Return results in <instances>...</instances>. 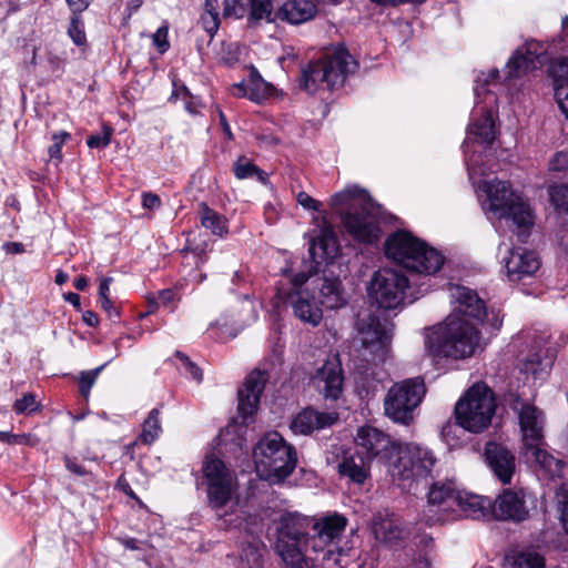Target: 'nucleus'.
Masks as SVG:
<instances>
[{
  "instance_id": "obj_1",
  "label": "nucleus",
  "mask_w": 568,
  "mask_h": 568,
  "mask_svg": "<svg viewBox=\"0 0 568 568\" xmlns=\"http://www.w3.org/2000/svg\"><path fill=\"white\" fill-rule=\"evenodd\" d=\"M448 290L453 312L442 323L423 331L425 354L434 363L471 357L481 342L477 325L488 316L484 301L475 291L453 284Z\"/></svg>"
},
{
  "instance_id": "obj_2",
  "label": "nucleus",
  "mask_w": 568,
  "mask_h": 568,
  "mask_svg": "<svg viewBox=\"0 0 568 568\" xmlns=\"http://www.w3.org/2000/svg\"><path fill=\"white\" fill-rule=\"evenodd\" d=\"M497 78L498 70H491L487 74L481 72L476 79V87L474 89L476 104L473 112V122L468 126V134L463 145L470 176L486 174V170L481 168V151L471 150L470 148L474 144H478L483 150H486L495 140V111L493 110V104L496 102V97L486 89V85L496 81Z\"/></svg>"
},
{
  "instance_id": "obj_3",
  "label": "nucleus",
  "mask_w": 568,
  "mask_h": 568,
  "mask_svg": "<svg viewBox=\"0 0 568 568\" xmlns=\"http://www.w3.org/2000/svg\"><path fill=\"white\" fill-rule=\"evenodd\" d=\"M332 207L341 215L346 232L357 242L375 243L381 235L377 212L366 190L352 185L335 193Z\"/></svg>"
},
{
  "instance_id": "obj_4",
  "label": "nucleus",
  "mask_w": 568,
  "mask_h": 568,
  "mask_svg": "<svg viewBox=\"0 0 568 568\" xmlns=\"http://www.w3.org/2000/svg\"><path fill=\"white\" fill-rule=\"evenodd\" d=\"M521 432L520 456L524 460L542 471L550 479L561 477L565 463L546 450L544 437V414L537 407L523 403L518 408Z\"/></svg>"
},
{
  "instance_id": "obj_5",
  "label": "nucleus",
  "mask_w": 568,
  "mask_h": 568,
  "mask_svg": "<svg viewBox=\"0 0 568 568\" xmlns=\"http://www.w3.org/2000/svg\"><path fill=\"white\" fill-rule=\"evenodd\" d=\"M312 521L297 514L282 516L277 528L276 551L291 568H314L320 557L312 552L308 527Z\"/></svg>"
},
{
  "instance_id": "obj_6",
  "label": "nucleus",
  "mask_w": 568,
  "mask_h": 568,
  "mask_svg": "<svg viewBox=\"0 0 568 568\" xmlns=\"http://www.w3.org/2000/svg\"><path fill=\"white\" fill-rule=\"evenodd\" d=\"M357 68V61L344 45L339 44L323 59L312 61L302 69L300 88L310 94H314L321 88H341Z\"/></svg>"
},
{
  "instance_id": "obj_7",
  "label": "nucleus",
  "mask_w": 568,
  "mask_h": 568,
  "mask_svg": "<svg viewBox=\"0 0 568 568\" xmlns=\"http://www.w3.org/2000/svg\"><path fill=\"white\" fill-rule=\"evenodd\" d=\"M385 254L403 267L427 275L439 271L445 261L440 252L407 231H397L387 237Z\"/></svg>"
},
{
  "instance_id": "obj_8",
  "label": "nucleus",
  "mask_w": 568,
  "mask_h": 568,
  "mask_svg": "<svg viewBox=\"0 0 568 568\" xmlns=\"http://www.w3.org/2000/svg\"><path fill=\"white\" fill-rule=\"evenodd\" d=\"M253 458L260 478L278 484L295 469L297 456L294 446L277 432L265 434L254 446Z\"/></svg>"
},
{
  "instance_id": "obj_9",
  "label": "nucleus",
  "mask_w": 568,
  "mask_h": 568,
  "mask_svg": "<svg viewBox=\"0 0 568 568\" xmlns=\"http://www.w3.org/2000/svg\"><path fill=\"white\" fill-rule=\"evenodd\" d=\"M495 409L493 390L484 383H476L456 403L455 417L459 427L478 434L490 425Z\"/></svg>"
},
{
  "instance_id": "obj_10",
  "label": "nucleus",
  "mask_w": 568,
  "mask_h": 568,
  "mask_svg": "<svg viewBox=\"0 0 568 568\" xmlns=\"http://www.w3.org/2000/svg\"><path fill=\"white\" fill-rule=\"evenodd\" d=\"M484 191L487 195V200L483 203L486 214H493L497 219H511L517 226L524 229L532 225L529 205L521 195L511 190L508 182L499 180L485 182Z\"/></svg>"
},
{
  "instance_id": "obj_11",
  "label": "nucleus",
  "mask_w": 568,
  "mask_h": 568,
  "mask_svg": "<svg viewBox=\"0 0 568 568\" xmlns=\"http://www.w3.org/2000/svg\"><path fill=\"white\" fill-rule=\"evenodd\" d=\"M425 393L424 381L419 377L394 384L384 398L385 415L394 423L409 425Z\"/></svg>"
},
{
  "instance_id": "obj_12",
  "label": "nucleus",
  "mask_w": 568,
  "mask_h": 568,
  "mask_svg": "<svg viewBox=\"0 0 568 568\" xmlns=\"http://www.w3.org/2000/svg\"><path fill=\"white\" fill-rule=\"evenodd\" d=\"M436 462L429 448L407 444L399 446L396 459L389 463L388 473L398 481L425 479L432 476Z\"/></svg>"
},
{
  "instance_id": "obj_13",
  "label": "nucleus",
  "mask_w": 568,
  "mask_h": 568,
  "mask_svg": "<svg viewBox=\"0 0 568 568\" xmlns=\"http://www.w3.org/2000/svg\"><path fill=\"white\" fill-rule=\"evenodd\" d=\"M346 524L347 519L337 514L323 517L313 524L310 542L312 552L320 557L322 568H335L339 565V554H336L335 550Z\"/></svg>"
},
{
  "instance_id": "obj_14",
  "label": "nucleus",
  "mask_w": 568,
  "mask_h": 568,
  "mask_svg": "<svg viewBox=\"0 0 568 568\" xmlns=\"http://www.w3.org/2000/svg\"><path fill=\"white\" fill-rule=\"evenodd\" d=\"M202 471L207 484L209 505L219 516H223L222 510L232 500L236 490V478L225 464L214 456L205 458Z\"/></svg>"
},
{
  "instance_id": "obj_15",
  "label": "nucleus",
  "mask_w": 568,
  "mask_h": 568,
  "mask_svg": "<svg viewBox=\"0 0 568 568\" xmlns=\"http://www.w3.org/2000/svg\"><path fill=\"white\" fill-rule=\"evenodd\" d=\"M407 287L408 278L402 272L385 267L375 272L368 294L379 307L394 310L403 302Z\"/></svg>"
},
{
  "instance_id": "obj_16",
  "label": "nucleus",
  "mask_w": 568,
  "mask_h": 568,
  "mask_svg": "<svg viewBox=\"0 0 568 568\" xmlns=\"http://www.w3.org/2000/svg\"><path fill=\"white\" fill-rule=\"evenodd\" d=\"M355 444L356 450L371 463L377 459L378 462L388 464L393 457H396L400 446L392 440L387 434L371 426L358 428Z\"/></svg>"
},
{
  "instance_id": "obj_17",
  "label": "nucleus",
  "mask_w": 568,
  "mask_h": 568,
  "mask_svg": "<svg viewBox=\"0 0 568 568\" xmlns=\"http://www.w3.org/2000/svg\"><path fill=\"white\" fill-rule=\"evenodd\" d=\"M550 47L551 45L548 43L537 42L535 40L527 41L510 57L506 65L508 77H521L542 64L545 57L552 53V51H550Z\"/></svg>"
},
{
  "instance_id": "obj_18",
  "label": "nucleus",
  "mask_w": 568,
  "mask_h": 568,
  "mask_svg": "<svg viewBox=\"0 0 568 568\" xmlns=\"http://www.w3.org/2000/svg\"><path fill=\"white\" fill-rule=\"evenodd\" d=\"M456 487L453 481L434 483L427 494V509L425 516L428 521L437 523L447 519L456 510Z\"/></svg>"
},
{
  "instance_id": "obj_19",
  "label": "nucleus",
  "mask_w": 568,
  "mask_h": 568,
  "mask_svg": "<svg viewBox=\"0 0 568 568\" xmlns=\"http://www.w3.org/2000/svg\"><path fill=\"white\" fill-rule=\"evenodd\" d=\"M267 381V373L256 368L251 372V374L245 379L243 387L239 389L237 409L244 424H247L250 419L255 415L260 404L261 395Z\"/></svg>"
},
{
  "instance_id": "obj_20",
  "label": "nucleus",
  "mask_w": 568,
  "mask_h": 568,
  "mask_svg": "<svg viewBox=\"0 0 568 568\" xmlns=\"http://www.w3.org/2000/svg\"><path fill=\"white\" fill-rule=\"evenodd\" d=\"M485 462L494 476L503 484L508 485L516 471V456L505 445L488 442L484 449Z\"/></svg>"
},
{
  "instance_id": "obj_21",
  "label": "nucleus",
  "mask_w": 568,
  "mask_h": 568,
  "mask_svg": "<svg viewBox=\"0 0 568 568\" xmlns=\"http://www.w3.org/2000/svg\"><path fill=\"white\" fill-rule=\"evenodd\" d=\"M526 496L527 493L523 489H505L493 504V516L498 520H511L515 523L526 520L529 517Z\"/></svg>"
},
{
  "instance_id": "obj_22",
  "label": "nucleus",
  "mask_w": 568,
  "mask_h": 568,
  "mask_svg": "<svg viewBox=\"0 0 568 568\" xmlns=\"http://www.w3.org/2000/svg\"><path fill=\"white\" fill-rule=\"evenodd\" d=\"M312 383L326 399H337L343 390V369L337 355L329 357L314 374Z\"/></svg>"
},
{
  "instance_id": "obj_23",
  "label": "nucleus",
  "mask_w": 568,
  "mask_h": 568,
  "mask_svg": "<svg viewBox=\"0 0 568 568\" xmlns=\"http://www.w3.org/2000/svg\"><path fill=\"white\" fill-rule=\"evenodd\" d=\"M507 276L511 282L531 277L540 267V261L534 251L523 247L511 248L505 258Z\"/></svg>"
},
{
  "instance_id": "obj_24",
  "label": "nucleus",
  "mask_w": 568,
  "mask_h": 568,
  "mask_svg": "<svg viewBox=\"0 0 568 568\" xmlns=\"http://www.w3.org/2000/svg\"><path fill=\"white\" fill-rule=\"evenodd\" d=\"M286 300L298 320L313 326L320 324L323 316L322 310L307 290L291 291Z\"/></svg>"
},
{
  "instance_id": "obj_25",
  "label": "nucleus",
  "mask_w": 568,
  "mask_h": 568,
  "mask_svg": "<svg viewBox=\"0 0 568 568\" xmlns=\"http://www.w3.org/2000/svg\"><path fill=\"white\" fill-rule=\"evenodd\" d=\"M308 254L315 264L314 272H318L322 263L332 261L338 251L337 239L329 227H324L321 233L310 241Z\"/></svg>"
},
{
  "instance_id": "obj_26",
  "label": "nucleus",
  "mask_w": 568,
  "mask_h": 568,
  "mask_svg": "<svg viewBox=\"0 0 568 568\" xmlns=\"http://www.w3.org/2000/svg\"><path fill=\"white\" fill-rule=\"evenodd\" d=\"M337 470L349 483L363 485L371 475V462L357 450L347 452L343 454Z\"/></svg>"
},
{
  "instance_id": "obj_27",
  "label": "nucleus",
  "mask_w": 568,
  "mask_h": 568,
  "mask_svg": "<svg viewBox=\"0 0 568 568\" xmlns=\"http://www.w3.org/2000/svg\"><path fill=\"white\" fill-rule=\"evenodd\" d=\"M551 359L544 355L541 348H532L526 355L521 354L518 359L520 373L531 376L534 381H542L551 367Z\"/></svg>"
},
{
  "instance_id": "obj_28",
  "label": "nucleus",
  "mask_w": 568,
  "mask_h": 568,
  "mask_svg": "<svg viewBox=\"0 0 568 568\" xmlns=\"http://www.w3.org/2000/svg\"><path fill=\"white\" fill-rule=\"evenodd\" d=\"M336 420L331 414L318 413L314 409H304L291 423L294 434L307 435L315 429L331 426Z\"/></svg>"
},
{
  "instance_id": "obj_29",
  "label": "nucleus",
  "mask_w": 568,
  "mask_h": 568,
  "mask_svg": "<svg viewBox=\"0 0 568 568\" xmlns=\"http://www.w3.org/2000/svg\"><path fill=\"white\" fill-rule=\"evenodd\" d=\"M554 81V91L557 104L568 119V59H558L549 68Z\"/></svg>"
},
{
  "instance_id": "obj_30",
  "label": "nucleus",
  "mask_w": 568,
  "mask_h": 568,
  "mask_svg": "<svg viewBox=\"0 0 568 568\" xmlns=\"http://www.w3.org/2000/svg\"><path fill=\"white\" fill-rule=\"evenodd\" d=\"M316 11L313 0H287L280 8L277 17L292 24H301L313 19Z\"/></svg>"
},
{
  "instance_id": "obj_31",
  "label": "nucleus",
  "mask_w": 568,
  "mask_h": 568,
  "mask_svg": "<svg viewBox=\"0 0 568 568\" xmlns=\"http://www.w3.org/2000/svg\"><path fill=\"white\" fill-rule=\"evenodd\" d=\"M372 531L377 542L386 546H395L403 538V529L399 523L392 517L376 516L373 519Z\"/></svg>"
},
{
  "instance_id": "obj_32",
  "label": "nucleus",
  "mask_w": 568,
  "mask_h": 568,
  "mask_svg": "<svg viewBox=\"0 0 568 568\" xmlns=\"http://www.w3.org/2000/svg\"><path fill=\"white\" fill-rule=\"evenodd\" d=\"M505 568H546L544 556L534 548H515L504 558Z\"/></svg>"
},
{
  "instance_id": "obj_33",
  "label": "nucleus",
  "mask_w": 568,
  "mask_h": 568,
  "mask_svg": "<svg viewBox=\"0 0 568 568\" xmlns=\"http://www.w3.org/2000/svg\"><path fill=\"white\" fill-rule=\"evenodd\" d=\"M320 296L321 304L329 310L339 308L346 304V298L339 278L329 276L327 271H324Z\"/></svg>"
},
{
  "instance_id": "obj_34",
  "label": "nucleus",
  "mask_w": 568,
  "mask_h": 568,
  "mask_svg": "<svg viewBox=\"0 0 568 568\" xmlns=\"http://www.w3.org/2000/svg\"><path fill=\"white\" fill-rule=\"evenodd\" d=\"M491 500L487 497L470 493L457 494L456 508H459L466 516L473 518L485 517L489 511L491 513Z\"/></svg>"
},
{
  "instance_id": "obj_35",
  "label": "nucleus",
  "mask_w": 568,
  "mask_h": 568,
  "mask_svg": "<svg viewBox=\"0 0 568 568\" xmlns=\"http://www.w3.org/2000/svg\"><path fill=\"white\" fill-rule=\"evenodd\" d=\"M200 221L201 225L215 236L223 237L229 233L227 220L209 207L205 202L200 204Z\"/></svg>"
},
{
  "instance_id": "obj_36",
  "label": "nucleus",
  "mask_w": 568,
  "mask_h": 568,
  "mask_svg": "<svg viewBox=\"0 0 568 568\" xmlns=\"http://www.w3.org/2000/svg\"><path fill=\"white\" fill-rule=\"evenodd\" d=\"M267 94V83L254 69L251 73L250 84L239 83L234 85V95L246 97L251 101L260 103Z\"/></svg>"
},
{
  "instance_id": "obj_37",
  "label": "nucleus",
  "mask_w": 568,
  "mask_h": 568,
  "mask_svg": "<svg viewBox=\"0 0 568 568\" xmlns=\"http://www.w3.org/2000/svg\"><path fill=\"white\" fill-rule=\"evenodd\" d=\"M358 332L363 335V342L371 344L383 342L386 338V327L378 318L369 315L367 318H359L357 322Z\"/></svg>"
},
{
  "instance_id": "obj_38",
  "label": "nucleus",
  "mask_w": 568,
  "mask_h": 568,
  "mask_svg": "<svg viewBox=\"0 0 568 568\" xmlns=\"http://www.w3.org/2000/svg\"><path fill=\"white\" fill-rule=\"evenodd\" d=\"M263 544L258 538L247 541L241 552V562L246 568H263Z\"/></svg>"
},
{
  "instance_id": "obj_39",
  "label": "nucleus",
  "mask_w": 568,
  "mask_h": 568,
  "mask_svg": "<svg viewBox=\"0 0 568 568\" xmlns=\"http://www.w3.org/2000/svg\"><path fill=\"white\" fill-rule=\"evenodd\" d=\"M224 525L227 528L244 530L248 536L252 537V539L258 538V535L263 532L262 519L255 515H250L244 518H240L239 516H236L235 519L225 518Z\"/></svg>"
},
{
  "instance_id": "obj_40",
  "label": "nucleus",
  "mask_w": 568,
  "mask_h": 568,
  "mask_svg": "<svg viewBox=\"0 0 568 568\" xmlns=\"http://www.w3.org/2000/svg\"><path fill=\"white\" fill-rule=\"evenodd\" d=\"M233 173L239 180L256 178L257 181L265 183L266 173L258 169L245 156H240L233 165Z\"/></svg>"
},
{
  "instance_id": "obj_41",
  "label": "nucleus",
  "mask_w": 568,
  "mask_h": 568,
  "mask_svg": "<svg viewBox=\"0 0 568 568\" xmlns=\"http://www.w3.org/2000/svg\"><path fill=\"white\" fill-rule=\"evenodd\" d=\"M160 410L153 408L142 425L141 440L144 444H152L161 434Z\"/></svg>"
},
{
  "instance_id": "obj_42",
  "label": "nucleus",
  "mask_w": 568,
  "mask_h": 568,
  "mask_svg": "<svg viewBox=\"0 0 568 568\" xmlns=\"http://www.w3.org/2000/svg\"><path fill=\"white\" fill-rule=\"evenodd\" d=\"M217 9V0H205L201 23L203 29L210 34L211 38L216 33L220 26Z\"/></svg>"
},
{
  "instance_id": "obj_43",
  "label": "nucleus",
  "mask_w": 568,
  "mask_h": 568,
  "mask_svg": "<svg viewBox=\"0 0 568 568\" xmlns=\"http://www.w3.org/2000/svg\"><path fill=\"white\" fill-rule=\"evenodd\" d=\"M548 194L551 204L557 210L568 213V185L554 184L549 186Z\"/></svg>"
},
{
  "instance_id": "obj_44",
  "label": "nucleus",
  "mask_w": 568,
  "mask_h": 568,
  "mask_svg": "<svg viewBox=\"0 0 568 568\" xmlns=\"http://www.w3.org/2000/svg\"><path fill=\"white\" fill-rule=\"evenodd\" d=\"M112 359L108 361L106 363L102 364L101 366L94 368V369H91V371H87V372H82L80 374V378H79V387H80V392L81 394L88 398L89 394H90V389L92 388V386L94 385L99 374L104 369V367L111 362Z\"/></svg>"
},
{
  "instance_id": "obj_45",
  "label": "nucleus",
  "mask_w": 568,
  "mask_h": 568,
  "mask_svg": "<svg viewBox=\"0 0 568 568\" xmlns=\"http://www.w3.org/2000/svg\"><path fill=\"white\" fill-rule=\"evenodd\" d=\"M558 510L560 511V521L568 534V481L561 484L556 490Z\"/></svg>"
},
{
  "instance_id": "obj_46",
  "label": "nucleus",
  "mask_w": 568,
  "mask_h": 568,
  "mask_svg": "<svg viewBox=\"0 0 568 568\" xmlns=\"http://www.w3.org/2000/svg\"><path fill=\"white\" fill-rule=\"evenodd\" d=\"M113 134V128L109 124L103 123L100 133L88 136L87 144L91 149H104L106 148Z\"/></svg>"
},
{
  "instance_id": "obj_47",
  "label": "nucleus",
  "mask_w": 568,
  "mask_h": 568,
  "mask_svg": "<svg viewBox=\"0 0 568 568\" xmlns=\"http://www.w3.org/2000/svg\"><path fill=\"white\" fill-rule=\"evenodd\" d=\"M68 34L75 45H83L87 42L84 32V23L78 13H73L70 26L68 28Z\"/></svg>"
},
{
  "instance_id": "obj_48",
  "label": "nucleus",
  "mask_w": 568,
  "mask_h": 568,
  "mask_svg": "<svg viewBox=\"0 0 568 568\" xmlns=\"http://www.w3.org/2000/svg\"><path fill=\"white\" fill-rule=\"evenodd\" d=\"M223 4L224 18L241 19L246 13L250 0H224Z\"/></svg>"
},
{
  "instance_id": "obj_49",
  "label": "nucleus",
  "mask_w": 568,
  "mask_h": 568,
  "mask_svg": "<svg viewBox=\"0 0 568 568\" xmlns=\"http://www.w3.org/2000/svg\"><path fill=\"white\" fill-rule=\"evenodd\" d=\"M251 7V19L253 20H271L272 16V2L271 0H250Z\"/></svg>"
},
{
  "instance_id": "obj_50",
  "label": "nucleus",
  "mask_w": 568,
  "mask_h": 568,
  "mask_svg": "<svg viewBox=\"0 0 568 568\" xmlns=\"http://www.w3.org/2000/svg\"><path fill=\"white\" fill-rule=\"evenodd\" d=\"M13 408L17 414H31L39 408V403L33 394L28 393L16 400Z\"/></svg>"
},
{
  "instance_id": "obj_51",
  "label": "nucleus",
  "mask_w": 568,
  "mask_h": 568,
  "mask_svg": "<svg viewBox=\"0 0 568 568\" xmlns=\"http://www.w3.org/2000/svg\"><path fill=\"white\" fill-rule=\"evenodd\" d=\"M0 442L10 445H28L33 446L31 435L29 434H11L8 432H0Z\"/></svg>"
},
{
  "instance_id": "obj_52",
  "label": "nucleus",
  "mask_w": 568,
  "mask_h": 568,
  "mask_svg": "<svg viewBox=\"0 0 568 568\" xmlns=\"http://www.w3.org/2000/svg\"><path fill=\"white\" fill-rule=\"evenodd\" d=\"M175 356L181 361L184 371L189 373L193 379L200 383L203 378V374L196 364H194L185 354L181 352H176Z\"/></svg>"
},
{
  "instance_id": "obj_53",
  "label": "nucleus",
  "mask_w": 568,
  "mask_h": 568,
  "mask_svg": "<svg viewBox=\"0 0 568 568\" xmlns=\"http://www.w3.org/2000/svg\"><path fill=\"white\" fill-rule=\"evenodd\" d=\"M168 26H162L152 36L153 44L160 53L166 52L170 48V43L168 41Z\"/></svg>"
},
{
  "instance_id": "obj_54",
  "label": "nucleus",
  "mask_w": 568,
  "mask_h": 568,
  "mask_svg": "<svg viewBox=\"0 0 568 568\" xmlns=\"http://www.w3.org/2000/svg\"><path fill=\"white\" fill-rule=\"evenodd\" d=\"M69 133L60 132L54 133L52 135L53 144L49 148V155L51 159L61 160V149L67 138H69Z\"/></svg>"
},
{
  "instance_id": "obj_55",
  "label": "nucleus",
  "mask_w": 568,
  "mask_h": 568,
  "mask_svg": "<svg viewBox=\"0 0 568 568\" xmlns=\"http://www.w3.org/2000/svg\"><path fill=\"white\" fill-rule=\"evenodd\" d=\"M297 203L307 211L320 212L322 204L317 200L313 199L310 194L301 191L296 195Z\"/></svg>"
},
{
  "instance_id": "obj_56",
  "label": "nucleus",
  "mask_w": 568,
  "mask_h": 568,
  "mask_svg": "<svg viewBox=\"0 0 568 568\" xmlns=\"http://www.w3.org/2000/svg\"><path fill=\"white\" fill-rule=\"evenodd\" d=\"M549 170L556 172L568 171V153L559 151L549 161Z\"/></svg>"
},
{
  "instance_id": "obj_57",
  "label": "nucleus",
  "mask_w": 568,
  "mask_h": 568,
  "mask_svg": "<svg viewBox=\"0 0 568 568\" xmlns=\"http://www.w3.org/2000/svg\"><path fill=\"white\" fill-rule=\"evenodd\" d=\"M191 95H192L191 92L184 84H182V83L180 84L175 80L173 81V91L170 97V100L181 99L183 101L184 99L191 98Z\"/></svg>"
},
{
  "instance_id": "obj_58",
  "label": "nucleus",
  "mask_w": 568,
  "mask_h": 568,
  "mask_svg": "<svg viewBox=\"0 0 568 568\" xmlns=\"http://www.w3.org/2000/svg\"><path fill=\"white\" fill-rule=\"evenodd\" d=\"M161 200L160 197L151 192H145L142 194V206L144 209L154 210L160 207Z\"/></svg>"
},
{
  "instance_id": "obj_59",
  "label": "nucleus",
  "mask_w": 568,
  "mask_h": 568,
  "mask_svg": "<svg viewBox=\"0 0 568 568\" xmlns=\"http://www.w3.org/2000/svg\"><path fill=\"white\" fill-rule=\"evenodd\" d=\"M101 307L105 311L109 318L116 320L120 316L119 308L113 305L109 297L99 300Z\"/></svg>"
},
{
  "instance_id": "obj_60",
  "label": "nucleus",
  "mask_w": 568,
  "mask_h": 568,
  "mask_svg": "<svg viewBox=\"0 0 568 568\" xmlns=\"http://www.w3.org/2000/svg\"><path fill=\"white\" fill-rule=\"evenodd\" d=\"M175 292L173 290L166 288L162 290L158 293L156 304L169 306L175 300Z\"/></svg>"
},
{
  "instance_id": "obj_61",
  "label": "nucleus",
  "mask_w": 568,
  "mask_h": 568,
  "mask_svg": "<svg viewBox=\"0 0 568 568\" xmlns=\"http://www.w3.org/2000/svg\"><path fill=\"white\" fill-rule=\"evenodd\" d=\"M65 1L73 13H81L90 6V2H91V0H65Z\"/></svg>"
},
{
  "instance_id": "obj_62",
  "label": "nucleus",
  "mask_w": 568,
  "mask_h": 568,
  "mask_svg": "<svg viewBox=\"0 0 568 568\" xmlns=\"http://www.w3.org/2000/svg\"><path fill=\"white\" fill-rule=\"evenodd\" d=\"M113 282L112 277H102L99 285V300L109 297L110 285Z\"/></svg>"
},
{
  "instance_id": "obj_63",
  "label": "nucleus",
  "mask_w": 568,
  "mask_h": 568,
  "mask_svg": "<svg viewBox=\"0 0 568 568\" xmlns=\"http://www.w3.org/2000/svg\"><path fill=\"white\" fill-rule=\"evenodd\" d=\"M458 423H452V422H447L443 427H442V430H440V435L444 439L446 440H449L450 438H453V432L454 429H456L458 427Z\"/></svg>"
},
{
  "instance_id": "obj_64",
  "label": "nucleus",
  "mask_w": 568,
  "mask_h": 568,
  "mask_svg": "<svg viewBox=\"0 0 568 568\" xmlns=\"http://www.w3.org/2000/svg\"><path fill=\"white\" fill-rule=\"evenodd\" d=\"M404 568H430V564L425 557L419 556L418 559H414L412 564Z\"/></svg>"
}]
</instances>
